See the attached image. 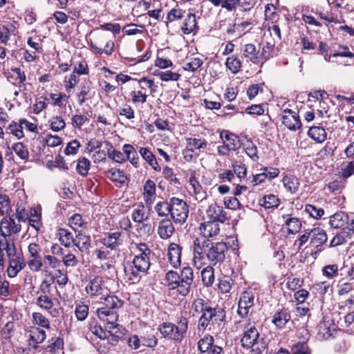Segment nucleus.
Masks as SVG:
<instances>
[{
  "mask_svg": "<svg viewBox=\"0 0 354 354\" xmlns=\"http://www.w3.org/2000/svg\"><path fill=\"white\" fill-rule=\"evenodd\" d=\"M227 245L223 241L214 243L209 239L203 241L198 238L194 240L193 253L195 266L201 268L207 264L216 266L223 263L225 260V254L228 251Z\"/></svg>",
  "mask_w": 354,
  "mask_h": 354,
  "instance_id": "1",
  "label": "nucleus"
},
{
  "mask_svg": "<svg viewBox=\"0 0 354 354\" xmlns=\"http://www.w3.org/2000/svg\"><path fill=\"white\" fill-rule=\"evenodd\" d=\"M194 311L201 313L198 319V329H207L209 326H220L225 319V311L223 308H213L204 299L198 298L193 302Z\"/></svg>",
  "mask_w": 354,
  "mask_h": 354,
  "instance_id": "2",
  "label": "nucleus"
},
{
  "mask_svg": "<svg viewBox=\"0 0 354 354\" xmlns=\"http://www.w3.org/2000/svg\"><path fill=\"white\" fill-rule=\"evenodd\" d=\"M106 294V297H102L100 299L99 304L103 306L97 309V315L98 318L106 322L109 329H114L118 327L117 322L118 320V314L116 310L122 308L123 301L115 295Z\"/></svg>",
  "mask_w": 354,
  "mask_h": 354,
  "instance_id": "3",
  "label": "nucleus"
},
{
  "mask_svg": "<svg viewBox=\"0 0 354 354\" xmlns=\"http://www.w3.org/2000/svg\"><path fill=\"white\" fill-rule=\"evenodd\" d=\"M188 324V319L181 316L178 319L177 325L171 322H163L159 325L158 330L164 338L181 342L186 335Z\"/></svg>",
  "mask_w": 354,
  "mask_h": 354,
  "instance_id": "4",
  "label": "nucleus"
},
{
  "mask_svg": "<svg viewBox=\"0 0 354 354\" xmlns=\"http://www.w3.org/2000/svg\"><path fill=\"white\" fill-rule=\"evenodd\" d=\"M241 342L243 348H252L254 354L261 353L267 346L266 341L263 338H259V333L254 326L244 332Z\"/></svg>",
  "mask_w": 354,
  "mask_h": 354,
  "instance_id": "5",
  "label": "nucleus"
},
{
  "mask_svg": "<svg viewBox=\"0 0 354 354\" xmlns=\"http://www.w3.org/2000/svg\"><path fill=\"white\" fill-rule=\"evenodd\" d=\"M330 226L340 231L354 233V214L343 212H337L330 217Z\"/></svg>",
  "mask_w": 354,
  "mask_h": 354,
  "instance_id": "6",
  "label": "nucleus"
},
{
  "mask_svg": "<svg viewBox=\"0 0 354 354\" xmlns=\"http://www.w3.org/2000/svg\"><path fill=\"white\" fill-rule=\"evenodd\" d=\"M171 217L176 223L183 224L188 218L189 206L185 201L176 197L171 198Z\"/></svg>",
  "mask_w": 354,
  "mask_h": 354,
  "instance_id": "7",
  "label": "nucleus"
},
{
  "mask_svg": "<svg viewBox=\"0 0 354 354\" xmlns=\"http://www.w3.org/2000/svg\"><path fill=\"white\" fill-rule=\"evenodd\" d=\"M86 292L91 299H100L109 293V289L106 286L105 281L100 276L91 279L85 288Z\"/></svg>",
  "mask_w": 354,
  "mask_h": 354,
  "instance_id": "8",
  "label": "nucleus"
},
{
  "mask_svg": "<svg viewBox=\"0 0 354 354\" xmlns=\"http://www.w3.org/2000/svg\"><path fill=\"white\" fill-rule=\"evenodd\" d=\"M179 277V290L178 294L183 297L187 296L191 290L194 283V272L191 267L185 266L183 268Z\"/></svg>",
  "mask_w": 354,
  "mask_h": 354,
  "instance_id": "9",
  "label": "nucleus"
},
{
  "mask_svg": "<svg viewBox=\"0 0 354 354\" xmlns=\"http://www.w3.org/2000/svg\"><path fill=\"white\" fill-rule=\"evenodd\" d=\"M254 294L252 290L243 292L238 302L237 313L241 318L246 317L254 306Z\"/></svg>",
  "mask_w": 354,
  "mask_h": 354,
  "instance_id": "10",
  "label": "nucleus"
},
{
  "mask_svg": "<svg viewBox=\"0 0 354 354\" xmlns=\"http://www.w3.org/2000/svg\"><path fill=\"white\" fill-rule=\"evenodd\" d=\"M310 235V245L315 249L312 254L316 256L323 250L322 245L326 243L328 236L325 230L319 227L311 230Z\"/></svg>",
  "mask_w": 354,
  "mask_h": 354,
  "instance_id": "11",
  "label": "nucleus"
},
{
  "mask_svg": "<svg viewBox=\"0 0 354 354\" xmlns=\"http://www.w3.org/2000/svg\"><path fill=\"white\" fill-rule=\"evenodd\" d=\"M125 235L122 232L116 231L104 234L101 243L106 248L115 250L124 243Z\"/></svg>",
  "mask_w": 354,
  "mask_h": 354,
  "instance_id": "12",
  "label": "nucleus"
},
{
  "mask_svg": "<svg viewBox=\"0 0 354 354\" xmlns=\"http://www.w3.org/2000/svg\"><path fill=\"white\" fill-rule=\"evenodd\" d=\"M281 120L283 124L290 130L295 131L301 127L299 115L290 109H286L283 111Z\"/></svg>",
  "mask_w": 354,
  "mask_h": 354,
  "instance_id": "13",
  "label": "nucleus"
},
{
  "mask_svg": "<svg viewBox=\"0 0 354 354\" xmlns=\"http://www.w3.org/2000/svg\"><path fill=\"white\" fill-rule=\"evenodd\" d=\"M21 230V226L18 221L14 218V215H11L9 219L6 218H2L0 222V231L3 234L10 236L19 233Z\"/></svg>",
  "mask_w": 354,
  "mask_h": 354,
  "instance_id": "14",
  "label": "nucleus"
},
{
  "mask_svg": "<svg viewBox=\"0 0 354 354\" xmlns=\"http://www.w3.org/2000/svg\"><path fill=\"white\" fill-rule=\"evenodd\" d=\"M174 231L175 228L171 219L165 218L159 221L157 232L160 239H169Z\"/></svg>",
  "mask_w": 354,
  "mask_h": 354,
  "instance_id": "15",
  "label": "nucleus"
},
{
  "mask_svg": "<svg viewBox=\"0 0 354 354\" xmlns=\"http://www.w3.org/2000/svg\"><path fill=\"white\" fill-rule=\"evenodd\" d=\"M75 232V246L82 252L88 251L91 247V236L81 230Z\"/></svg>",
  "mask_w": 354,
  "mask_h": 354,
  "instance_id": "16",
  "label": "nucleus"
},
{
  "mask_svg": "<svg viewBox=\"0 0 354 354\" xmlns=\"http://www.w3.org/2000/svg\"><path fill=\"white\" fill-rule=\"evenodd\" d=\"M199 230L204 238H213L218 234L220 226L216 221H211L201 223Z\"/></svg>",
  "mask_w": 354,
  "mask_h": 354,
  "instance_id": "17",
  "label": "nucleus"
},
{
  "mask_svg": "<svg viewBox=\"0 0 354 354\" xmlns=\"http://www.w3.org/2000/svg\"><path fill=\"white\" fill-rule=\"evenodd\" d=\"M143 198L147 205H151L156 199V186L154 181L151 179L147 180L143 185Z\"/></svg>",
  "mask_w": 354,
  "mask_h": 354,
  "instance_id": "18",
  "label": "nucleus"
},
{
  "mask_svg": "<svg viewBox=\"0 0 354 354\" xmlns=\"http://www.w3.org/2000/svg\"><path fill=\"white\" fill-rule=\"evenodd\" d=\"M207 215L208 217L216 221V223H223L227 220L226 212L223 209V207L214 203L211 205L207 209Z\"/></svg>",
  "mask_w": 354,
  "mask_h": 354,
  "instance_id": "19",
  "label": "nucleus"
},
{
  "mask_svg": "<svg viewBox=\"0 0 354 354\" xmlns=\"http://www.w3.org/2000/svg\"><path fill=\"white\" fill-rule=\"evenodd\" d=\"M181 250V247L175 243H171L169 245L167 256L170 264L174 268H178L180 266Z\"/></svg>",
  "mask_w": 354,
  "mask_h": 354,
  "instance_id": "20",
  "label": "nucleus"
},
{
  "mask_svg": "<svg viewBox=\"0 0 354 354\" xmlns=\"http://www.w3.org/2000/svg\"><path fill=\"white\" fill-rule=\"evenodd\" d=\"M220 137L225 142H227L225 144L232 151H236L241 147L239 138L227 130H223L220 133Z\"/></svg>",
  "mask_w": 354,
  "mask_h": 354,
  "instance_id": "21",
  "label": "nucleus"
},
{
  "mask_svg": "<svg viewBox=\"0 0 354 354\" xmlns=\"http://www.w3.org/2000/svg\"><path fill=\"white\" fill-rule=\"evenodd\" d=\"M25 266L26 263L23 257L9 260L8 267L6 270L8 277L14 278L17 277Z\"/></svg>",
  "mask_w": 354,
  "mask_h": 354,
  "instance_id": "22",
  "label": "nucleus"
},
{
  "mask_svg": "<svg viewBox=\"0 0 354 354\" xmlns=\"http://www.w3.org/2000/svg\"><path fill=\"white\" fill-rule=\"evenodd\" d=\"M91 82L85 80L80 86V91L76 93L79 105H82L87 100L91 98Z\"/></svg>",
  "mask_w": 354,
  "mask_h": 354,
  "instance_id": "23",
  "label": "nucleus"
},
{
  "mask_svg": "<svg viewBox=\"0 0 354 354\" xmlns=\"http://www.w3.org/2000/svg\"><path fill=\"white\" fill-rule=\"evenodd\" d=\"M57 236L60 243L65 248H71L75 245V238L71 232L65 228H59L57 230Z\"/></svg>",
  "mask_w": 354,
  "mask_h": 354,
  "instance_id": "24",
  "label": "nucleus"
},
{
  "mask_svg": "<svg viewBox=\"0 0 354 354\" xmlns=\"http://www.w3.org/2000/svg\"><path fill=\"white\" fill-rule=\"evenodd\" d=\"M124 272L126 278L132 283L138 282L141 278L142 271L137 270L136 267L131 263L124 265Z\"/></svg>",
  "mask_w": 354,
  "mask_h": 354,
  "instance_id": "25",
  "label": "nucleus"
},
{
  "mask_svg": "<svg viewBox=\"0 0 354 354\" xmlns=\"http://www.w3.org/2000/svg\"><path fill=\"white\" fill-rule=\"evenodd\" d=\"M140 154L142 158L156 171H160L161 167L159 166L155 155L147 148L141 147L140 149Z\"/></svg>",
  "mask_w": 354,
  "mask_h": 354,
  "instance_id": "26",
  "label": "nucleus"
},
{
  "mask_svg": "<svg viewBox=\"0 0 354 354\" xmlns=\"http://www.w3.org/2000/svg\"><path fill=\"white\" fill-rule=\"evenodd\" d=\"M11 71L15 73L17 76L14 77L13 75L8 73L7 75L8 81L13 85L21 87L26 80L25 73L20 68H12Z\"/></svg>",
  "mask_w": 354,
  "mask_h": 354,
  "instance_id": "27",
  "label": "nucleus"
},
{
  "mask_svg": "<svg viewBox=\"0 0 354 354\" xmlns=\"http://www.w3.org/2000/svg\"><path fill=\"white\" fill-rule=\"evenodd\" d=\"M282 182L287 191L291 194H294L298 190L299 180L294 175L290 174H285L283 177Z\"/></svg>",
  "mask_w": 354,
  "mask_h": 354,
  "instance_id": "28",
  "label": "nucleus"
},
{
  "mask_svg": "<svg viewBox=\"0 0 354 354\" xmlns=\"http://www.w3.org/2000/svg\"><path fill=\"white\" fill-rule=\"evenodd\" d=\"M149 214L147 212L145 206L140 203L133 209L131 214V218L135 223H142L149 219Z\"/></svg>",
  "mask_w": 354,
  "mask_h": 354,
  "instance_id": "29",
  "label": "nucleus"
},
{
  "mask_svg": "<svg viewBox=\"0 0 354 354\" xmlns=\"http://www.w3.org/2000/svg\"><path fill=\"white\" fill-rule=\"evenodd\" d=\"M243 57L252 63H257L259 62L258 53L259 50H257L256 46L252 44H247L244 45L243 49Z\"/></svg>",
  "mask_w": 354,
  "mask_h": 354,
  "instance_id": "30",
  "label": "nucleus"
},
{
  "mask_svg": "<svg viewBox=\"0 0 354 354\" xmlns=\"http://www.w3.org/2000/svg\"><path fill=\"white\" fill-rule=\"evenodd\" d=\"M165 280L166 285L169 290H176L178 293L179 290V277L178 273L174 270H169L165 274Z\"/></svg>",
  "mask_w": 354,
  "mask_h": 354,
  "instance_id": "31",
  "label": "nucleus"
},
{
  "mask_svg": "<svg viewBox=\"0 0 354 354\" xmlns=\"http://www.w3.org/2000/svg\"><path fill=\"white\" fill-rule=\"evenodd\" d=\"M197 28V22L195 14L189 12L184 20L181 27L183 32L185 35L190 34Z\"/></svg>",
  "mask_w": 354,
  "mask_h": 354,
  "instance_id": "32",
  "label": "nucleus"
},
{
  "mask_svg": "<svg viewBox=\"0 0 354 354\" xmlns=\"http://www.w3.org/2000/svg\"><path fill=\"white\" fill-rule=\"evenodd\" d=\"M122 150L126 155V160H128L135 167H139V157L136 149L131 145L125 144Z\"/></svg>",
  "mask_w": 354,
  "mask_h": 354,
  "instance_id": "33",
  "label": "nucleus"
},
{
  "mask_svg": "<svg viewBox=\"0 0 354 354\" xmlns=\"http://www.w3.org/2000/svg\"><path fill=\"white\" fill-rule=\"evenodd\" d=\"M290 315L288 312L283 309L274 313L272 322L278 328H282L285 326L287 322L290 320Z\"/></svg>",
  "mask_w": 354,
  "mask_h": 354,
  "instance_id": "34",
  "label": "nucleus"
},
{
  "mask_svg": "<svg viewBox=\"0 0 354 354\" xmlns=\"http://www.w3.org/2000/svg\"><path fill=\"white\" fill-rule=\"evenodd\" d=\"M308 135L317 142L321 143L326 140L327 133L323 127L314 126L308 129Z\"/></svg>",
  "mask_w": 354,
  "mask_h": 354,
  "instance_id": "35",
  "label": "nucleus"
},
{
  "mask_svg": "<svg viewBox=\"0 0 354 354\" xmlns=\"http://www.w3.org/2000/svg\"><path fill=\"white\" fill-rule=\"evenodd\" d=\"M131 263L136 267L138 270L142 271V274H146L151 266L150 257H141L136 254Z\"/></svg>",
  "mask_w": 354,
  "mask_h": 354,
  "instance_id": "36",
  "label": "nucleus"
},
{
  "mask_svg": "<svg viewBox=\"0 0 354 354\" xmlns=\"http://www.w3.org/2000/svg\"><path fill=\"white\" fill-rule=\"evenodd\" d=\"M105 176L111 180L121 184H124L127 179V177L124 174L123 171L114 168H111L105 171Z\"/></svg>",
  "mask_w": 354,
  "mask_h": 354,
  "instance_id": "37",
  "label": "nucleus"
},
{
  "mask_svg": "<svg viewBox=\"0 0 354 354\" xmlns=\"http://www.w3.org/2000/svg\"><path fill=\"white\" fill-rule=\"evenodd\" d=\"M171 198L169 201H162L158 202L154 206V210L160 217L167 218L171 214Z\"/></svg>",
  "mask_w": 354,
  "mask_h": 354,
  "instance_id": "38",
  "label": "nucleus"
},
{
  "mask_svg": "<svg viewBox=\"0 0 354 354\" xmlns=\"http://www.w3.org/2000/svg\"><path fill=\"white\" fill-rule=\"evenodd\" d=\"M213 266L209 264L201 271L202 281L204 286L207 287L211 286L214 281V270Z\"/></svg>",
  "mask_w": 354,
  "mask_h": 354,
  "instance_id": "39",
  "label": "nucleus"
},
{
  "mask_svg": "<svg viewBox=\"0 0 354 354\" xmlns=\"http://www.w3.org/2000/svg\"><path fill=\"white\" fill-rule=\"evenodd\" d=\"M12 149L15 154L24 162H26L29 159V151L27 146L24 145L22 142H17L12 145Z\"/></svg>",
  "mask_w": 354,
  "mask_h": 354,
  "instance_id": "40",
  "label": "nucleus"
},
{
  "mask_svg": "<svg viewBox=\"0 0 354 354\" xmlns=\"http://www.w3.org/2000/svg\"><path fill=\"white\" fill-rule=\"evenodd\" d=\"M77 252V249L73 248L67 253H64L62 257V262L66 267L74 268L78 264L79 260L75 254Z\"/></svg>",
  "mask_w": 354,
  "mask_h": 354,
  "instance_id": "41",
  "label": "nucleus"
},
{
  "mask_svg": "<svg viewBox=\"0 0 354 354\" xmlns=\"http://www.w3.org/2000/svg\"><path fill=\"white\" fill-rule=\"evenodd\" d=\"M29 225L38 232L41 226V213L35 208H31L28 218Z\"/></svg>",
  "mask_w": 354,
  "mask_h": 354,
  "instance_id": "42",
  "label": "nucleus"
},
{
  "mask_svg": "<svg viewBox=\"0 0 354 354\" xmlns=\"http://www.w3.org/2000/svg\"><path fill=\"white\" fill-rule=\"evenodd\" d=\"M90 46L92 50L97 54L102 55V53L106 54V55H111L114 50V43L111 40H108L106 41L105 46L104 48L98 47L96 44H93L92 41L90 43Z\"/></svg>",
  "mask_w": 354,
  "mask_h": 354,
  "instance_id": "43",
  "label": "nucleus"
},
{
  "mask_svg": "<svg viewBox=\"0 0 354 354\" xmlns=\"http://www.w3.org/2000/svg\"><path fill=\"white\" fill-rule=\"evenodd\" d=\"M232 167L234 174L236 175L237 178H239L240 181L244 179L247 176V167L244 163L239 160H233L232 162Z\"/></svg>",
  "mask_w": 354,
  "mask_h": 354,
  "instance_id": "44",
  "label": "nucleus"
},
{
  "mask_svg": "<svg viewBox=\"0 0 354 354\" xmlns=\"http://www.w3.org/2000/svg\"><path fill=\"white\" fill-rule=\"evenodd\" d=\"M90 166L91 161L85 157H81L77 160V172L82 176H86L90 169Z\"/></svg>",
  "mask_w": 354,
  "mask_h": 354,
  "instance_id": "45",
  "label": "nucleus"
},
{
  "mask_svg": "<svg viewBox=\"0 0 354 354\" xmlns=\"http://www.w3.org/2000/svg\"><path fill=\"white\" fill-rule=\"evenodd\" d=\"M285 224L288 227V233L291 234L298 233L301 228V221L298 218H288L285 221Z\"/></svg>",
  "mask_w": 354,
  "mask_h": 354,
  "instance_id": "46",
  "label": "nucleus"
},
{
  "mask_svg": "<svg viewBox=\"0 0 354 354\" xmlns=\"http://www.w3.org/2000/svg\"><path fill=\"white\" fill-rule=\"evenodd\" d=\"M46 337V332L39 328H34L30 331L28 342L41 344Z\"/></svg>",
  "mask_w": 354,
  "mask_h": 354,
  "instance_id": "47",
  "label": "nucleus"
},
{
  "mask_svg": "<svg viewBox=\"0 0 354 354\" xmlns=\"http://www.w3.org/2000/svg\"><path fill=\"white\" fill-rule=\"evenodd\" d=\"M68 224L75 232H77L80 230V228H84L87 223L83 220L82 216L80 214H74L69 218Z\"/></svg>",
  "mask_w": 354,
  "mask_h": 354,
  "instance_id": "48",
  "label": "nucleus"
},
{
  "mask_svg": "<svg viewBox=\"0 0 354 354\" xmlns=\"http://www.w3.org/2000/svg\"><path fill=\"white\" fill-rule=\"evenodd\" d=\"M50 295H40L36 300V304L42 309L49 310L54 306Z\"/></svg>",
  "mask_w": 354,
  "mask_h": 354,
  "instance_id": "49",
  "label": "nucleus"
},
{
  "mask_svg": "<svg viewBox=\"0 0 354 354\" xmlns=\"http://www.w3.org/2000/svg\"><path fill=\"white\" fill-rule=\"evenodd\" d=\"M353 233L340 231L332 239L330 242L329 247H335L346 243L348 239H350Z\"/></svg>",
  "mask_w": 354,
  "mask_h": 354,
  "instance_id": "50",
  "label": "nucleus"
},
{
  "mask_svg": "<svg viewBox=\"0 0 354 354\" xmlns=\"http://www.w3.org/2000/svg\"><path fill=\"white\" fill-rule=\"evenodd\" d=\"M33 324L46 329L50 328V324L48 319L44 315L39 312H35L32 315Z\"/></svg>",
  "mask_w": 354,
  "mask_h": 354,
  "instance_id": "51",
  "label": "nucleus"
},
{
  "mask_svg": "<svg viewBox=\"0 0 354 354\" xmlns=\"http://www.w3.org/2000/svg\"><path fill=\"white\" fill-rule=\"evenodd\" d=\"M225 65L233 74H236L241 69V62L236 56L232 55L227 58Z\"/></svg>",
  "mask_w": 354,
  "mask_h": 354,
  "instance_id": "52",
  "label": "nucleus"
},
{
  "mask_svg": "<svg viewBox=\"0 0 354 354\" xmlns=\"http://www.w3.org/2000/svg\"><path fill=\"white\" fill-rule=\"evenodd\" d=\"M260 204L266 209L277 207L279 205V199L273 194H269L263 198Z\"/></svg>",
  "mask_w": 354,
  "mask_h": 354,
  "instance_id": "53",
  "label": "nucleus"
},
{
  "mask_svg": "<svg viewBox=\"0 0 354 354\" xmlns=\"http://www.w3.org/2000/svg\"><path fill=\"white\" fill-rule=\"evenodd\" d=\"M214 338L211 335H205L198 342V349L201 353H207L214 344Z\"/></svg>",
  "mask_w": 354,
  "mask_h": 354,
  "instance_id": "54",
  "label": "nucleus"
},
{
  "mask_svg": "<svg viewBox=\"0 0 354 354\" xmlns=\"http://www.w3.org/2000/svg\"><path fill=\"white\" fill-rule=\"evenodd\" d=\"M189 183L193 189V192L196 196H199L201 200L205 197V193L203 192L202 186L196 179L194 175H192L189 179Z\"/></svg>",
  "mask_w": 354,
  "mask_h": 354,
  "instance_id": "55",
  "label": "nucleus"
},
{
  "mask_svg": "<svg viewBox=\"0 0 354 354\" xmlns=\"http://www.w3.org/2000/svg\"><path fill=\"white\" fill-rule=\"evenodd\" d=\"M243 149L247 155L253 160L256 161L259 159L257 155V147L251 140H248L243 144Z\"/></svg>",
  "mask_w": 354,
  "mask_h": 354,
  "instance_id": "56",
  "label": "nucleus"
},
{
  "mask_svg": "<svg viewBox=\"0 0 354 354\" xmlns=\"http://www.w3.org/2000/svg\"><path fill=\"white\" fill-rule=\"evenodd\" d=\"M305 211L310 215V216L315 219L320 218L324 214V209L311 204L306 205Z\"/></svg>",
  "mask_w": 354,
  "mask_h": 354,
  "instance_id": "57",
  "label": "nucleus"
},
{
  "mask_svg": "<svg viewBox=\"0 0 354 354\" xmlns=\"http://www.w3.org/2000/svg\"><path fill=\"white\" fill-rule=\"evenodd\" d=\"M24 127L21 126V124L19 122V123L12 121L8 126V130H9V133L16 136L18 139H20L24 137L23 132Z\"/></svg>",
  "mask_w": 354,
  "mask_h": 354,
  "instance_id": "58",
  "label": "nucleus"
},
{
  "mask_svg": "<svg viewBox=\"0 0 354 354\" xmlns=\"http://www.w3.org/2000/svg\"><path fill=\"white\" fill-rule=\"evenodd\" d=\"M15 28L12 24L8 26L0 25V41L6 44L10 39V32Z\"/></svg>",
  "mask_w": 354,
  "mask_h": 354,
  "instance_id": "59",
  "label": "nucleus"
},
{
  "mask_svg": "<svg viewBox=\"0 0 354 354\" xmlns=\"http://www.w3.org/2000/svg\"><path fill=\"white\" fill-rule=\"evenodd\" d=\"M108 156L118 163H122L126 161V155L122 152L113 149V146H111V149L108 150Z\"/></svg>",
  "mask_w": 354,
  "mask_h": 354,
  "instance_id": "60",
  "label": "nucleus"
},
{
  "mask_svg": "<svg viewBox=\"0 0 354 354\" xmlns=\"http://www.w3.org/2000/svg\"><path fill=\"white\" fill-rule=\"evenodd\" d=\"M156 75L158 76L162 81L165 82L178 81L180 77V75L179 73H174L171 71L158 72Z\"/></svg>",
  "mask_w": 354,
  "mask_h": 354,
  "instance_id": "61",
  "label": "nucleus"
},
{
  "mask_svg": "<svg viewBox=\"0 0 354 354\" xmlns=\"http://www.w3.org/2000/svg\"><path fill=\"white\" fill-rule=\"evenodd\" d=\"M185 13V10L181 9L173 8L171 9L167 15L166 23H170L176 20L182 19Z\"/></svg>",
  "mask_w": 354,
  "mask_h": 354,
  "instance_id": "62",
  "label": "nucleus"
},
{
  "mask_svg": "<svg viewBox=\"0 0 354 354\" xmlns=\"http://www.w3.org/2000/svg\"><path fill=\"white\" fill-rule=\"evenodd\" d=\"M43 263L46 268L49 267L53 269L59 267L61 265V261L57 257L49 254L44 257Z\"/></svg>",
  "mask_w": 354,
  "mask_h": 354,
  "instance_id": "63",
  "label": "nucleus"
},
{
  "mask_svg": "<svg viewBox=\"0 0 354 354\" xmlns=\"http://www.w3.org/2000/svg\"><path fill=\"white\" fill-rule=\"evenodd\" d=\"M292 354H310V351L306 342H298L291 348Z\"/></svg>",
  "mask_w": 354,
  "mask_h": 354,
  "instance_id": "64",
  "label": "nucleus"
}]
</instances>
